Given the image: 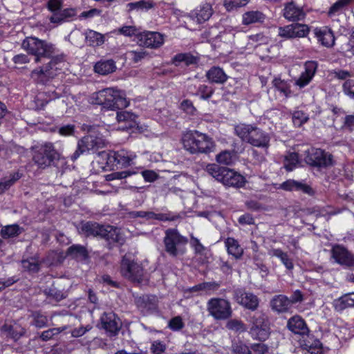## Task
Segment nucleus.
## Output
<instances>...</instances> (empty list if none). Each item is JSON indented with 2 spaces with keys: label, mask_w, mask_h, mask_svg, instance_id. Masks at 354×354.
<instances>
[{
  "label": "nucleus",
  "mask_w": 354,
  "mask_h": 354,
  "mask_svg": "<svg viewBox=\"0 0 354 354\" xmlns=\"http://www.w3.org/2000/svg\"><path fill=\"white\" fill-rule=\"evenodd\" d=\"M78 231L86 236L103 239L110 244L117 243L122 245L124 243L120 230L111 225H102L92 221L82 222Z\"/></svg>",
  "instance_id": "obj_1"
},
{
  "label": "nucleus",
  "mask_w": 354,
  "mask_h": 354,
  "mask_svg": "<svg viewBox=\"0 0 354 354\" xmlns=\"http://www.w3.org/2000/svg\"><path fill=\"white\" fill-rule=\"evenodd\" d=\"M237 136L243 142L259 148H268L270 137L269 134L254 124H239L234 127Z\"/></svg>",
  "instance_id": "obj_2"
},
{
  "label": "nucleus",
  "mask_w": 354,
  "mask_h": 354,
  "mask_svg": "<svg viewBox=\"0 0 354 354\" xmlns=\"http://www.w3.org/2000/svg\"><path fill=\"white\" fill-rule=\"evenodd\" d=\"M183 144L185 150L191 153H209L214 150L215 143L212 138L198 131L184 135Z\"/></svg>",
  "instance_id": "obj_3"
},
{
  "label": "nucleus",
  "mask_w": 354,
  "mask_h": 354,
  "mask_svg": "<svg viewBox=\"0 0 354 354\" xmlns=\"http://www.w3.org/2000/svg\"><path fill=\"white\" fill-rule=\"evenodd\" d=\"M93 98L95 104L111 110L124 109L129 105L124 93L113 88L99 91L93 94Z\"/></svg>",
  "instance_id": "obj_4"
},
{
  "label": "nucleus",
  "mask_w": 354,
  "mask_h": 354,
  "mask_svg": "<svg viewBox=\"0 0 354 354\" xmlns=\"http://www.w3.org/2000/svg\"><path fill=\"white\" fill-rule=\"evenodd\" d=\"M64 55L53 57L46 65L37 67L30 73V78L37 84L44 85L53 79L64 65Z\"/></svg>",
  "instance_id": "obj_5"
},
{
  "label": "nucleus",
  "mask_w": 354,
  "mask_h": 354,
  "mask_svg": "<svg viewBox=\"0 0 354 354\" xmlns=\"http://www.w3.org/2000/svg\"><path fill=\"white\" fill-rule=\"evenodd\" d=\"M207 172L224 185L233 187H241L245 184V178L240 174L227 167L216 164H209L206 167Z\"/></svg>",
  "instance_id": "obj_6"
},
{
  "label": "nucleus",
  "mask_w": 354,
  "mask_h": 354,
  "mask_svg": "<svg viewBox=\"0 0 354 354\" xmlns=\"http://www.w3.org/2000/svg\"><path fill=\"white\" fill-rule=\"evenodd\" d=\"M24 50L35 56V62L39 63L42 58H50L55 53L53 44L37 37H26L21 44Z\"/></svg>",
  "instance_id": "obj_7"
},
{
  "label": "nucleus",
  "mask_w": 354,
  "mask_h": 354,
  "mask_svg": "<svg viewBox=\"0 0 354 354\" xmlns=\"http://www.w3.org/2000/svg\"><path fill=\"white\" fill-rule=\"evenodd\" d=\"M106 141L100 133L88 129V134L84 136L77 142V147L71 156L72 160L75 161L84 152H95L98 149L106 146Z\"/></svg>",
  "instance_id": "obj_8"
},
{
  "label": "nucleus",
  "mask_w": 354,
  "mask_h": 354,
  "mask_svg": "<svg viewBox=\"0 0 354 354\" xmlns=\"http://www.w3.org/2000/svg\"><path fill=\"white\" fill-rule=\"evenodd\" d=\"M119 271L124 278L132 282L140 283L145 275L143 267L130 253L125 254L122 257Z\"/></svg>",
  "instance_id": "obj_9"
},
{
  "label": "nucleus",
  "mask_w": 354,
  "mask_h": 354,
  "mask_svg": "<svg viewBox=\"0 0 354 354\" xmlns=\"http://www.w3.org/2000/svg\"><path fill=\"white\" fill-rule=\"evenodd\" d=\"M32 160L40 169H46L50 166L55 160L59 159L60 155L55 149L53 144L46 142L32 148Z\"/></svg>",
  "instance_id": "obj_10"
},
{
  "label": "nucleus",
  "mask_w": 354,
  "mask_h": 354,
  "mask_svg": "<svg viewBox=\"0 0 354 354\" xmlns=\"http://www.w3.org/2000/svg\"><path fill=\"white\" fill-rule=\"evenodd\" d=\"M305 152V161L311 166L326 168L334 165L333 157L328 152L317 148H310Z\"/></svg>",
  "instance_id": "obj_11"
},
{
  "label": "nucleus",
  "mask_w": 354,
  "mask_h": 354,
  "mask_svg": "<svg viewBox=\"0 0 354 354\" xmlns=\"http://www.w3.org/2000/svg\"><path fill=\"white\" fill-rule=\"evenodd\" d=\"M165 251L171 257H175L178 254V247L185 245L187 239L184 237L176 229H168L165 231L164 237Z\"/></svg>",
  "instance_id": "obj_12"
},
{
  "label": "nucleus",
  "mask_w": 354,
  "mask_h": 354,
  "mask_svg": "<svg viewBox=\"0 0 354 354\" xmlns=\"http://www.w3.org/2000/svg\"><path fill=\"white\" fill-rule=\"evenodd\" d=\"M207 310L216 319H226L232 315L230 304L223 299L214 298L209 300Z\"/></svg>",
  "instance_id": "obj_13"
},
{
  "label": "nucleus",
  "mask_w": 354,
  "mask_h": 354,
  "mask_svg": "<svg viewBox=\"0 0 354 354\" xmlns=\"http://www.w3.org/2000/svg\"><path fill=\"white\" fill-rule=\"evenodd\" d=\"M252 326L250 333L257 339L264 341L269 335V328L266 315L260 312L256 313L252 317Z\"/></svg>",
  "instance_id": "obj_14"
},
{
  "label": "nucleus",
  "mask_w": 354,
  "mask_h": 354,
  "mask_svg": "<svg viewBox=\"0 0 354 354\" xmlns=\"http://www.w3.org/2000/svg\"><path fill=\"white\" fill-rule=\"evenodd\" d=\"M136 158V155L133 152L125 149L113 151L107 154V164L127 167L132 165Z\"/></svg>",
  "instance_id": "obj_15"
},
{
  "label": "nucleus",
  "mask_w": 354,
  "mask_h": 354,
  "mask_svg": "<svg viewBox=\"0 0 354 354\" xmlns=\"http://www.w3.org/2000/svg\"><path fill=\"white\" fill-rule=\"evenodd\" d=\"M100 323L109 337L118 335L122 326L120 318L113 312L104 313L100 317Z\"/></svg>",
  "instance_id": "obj_16"
},
{
  "label": "nucleus",
  "mask_w": 354,
  "mask_h": 354,
  "mask_svg": "<svg viewBox=\"0 0 354 354\" xmlns=\"http://www.w3.org/2000/svg\"><path fill=\"white\" fill-rule=\"evenodd\" d=\"M137 37L140 46L150 48H158L165 41L164 35L158 32H144L138 34Z\"/></svg>",
  "instance_id": "obj_17"
},
{
  "label": "nucleus",
  "mask_w": 354,
  "mask_h": 354,
  "mask_svg": "<svg viewBox=\"0 0 354 354\" xmlns=\"http://www.w3.org/2000/svg\"><path fill=\"white\" fill-rule=\"evenodd\" d=\"M233 295L238 304L248 309L255 310L259 306L258 297L251 292H246L244 289H235Z\"/></svg>",
  "instance_id": "obj_18"
},
{
  "label": "nucleus",
  "mask_w": 354,
  "mask_h": 354,
  "mask_svg": "<svg viewBox=\"0 0 354 354\" xmlns=\"http://www.w3.org/2000/svg\"><path fill=\"white\" fill-rule=\"evenodd\" d=\"M332 257L338 264L346 267H354V255L346 248L337 245L331 250Z\"/></svg>",
  "instance_id": "obj_19"
},
{
  "label": "nucleus",
  "mask_w": 354,
  "mask_h": 354,
  "mask_svg": "<svg viewBox=\"0 0 354 354\" xmlns=\"http://www.w3.org/2000/svg\"><path fill=\"white\" fill-rule=\"evenodd\" d=\"M313 33L322 46L330 48L335 45V38L332 30L327 27L323 26L320 28H315L313 30Z\"/></svg>",
  "instance_id": "obj_20"
},
{
  "label": "nucleus",
  "mask_w": 354,
  "mask_h": 354,
  "mask_svg": "<svg viewBox=\"0 0 354 354\" xmlns=\"http://www.w3.org/2000/svg\"><path fill=\"white\" fill-rule=\"evenodd\" d=\"M135 302L136 306L144 315L153 312L157 308V298L153 295H144L138 297Z\"/></svg>",
  "instance_id": "obj_21"
},
{
  "label": "nucleus",
  "mask_w": 354,
  "mask_h": 354,
  "mask_svg": "<svg viewBox=\"0 0 354 354\" xmlns=\"http://www.w3.org/2000/svg\"><path fill=\"white\" fill-rule=\"evenodd\" d=\"M283 15L287 20L295 21L304 19L305 12L301 8L297 6L295 3L289 2L284 6Z\"/></svg>",
  "instance_id": "obj_22"
},
{
  "label": "nucleus",
  "mask_w": 354,
  "mask_h": 354,
  "mask_svg": "<svg viewBox=\"0 0 354 354\" xmlns=\"http://www.w3.org/2000/svg\"><path fill=\"white\" fill-rule=\"evenodd\" d=\"M278 188L288 192L300 191L310 196L314 194L313 189L307 184L292 179L281 183Z\"/></svg>",
  "instance_id": "obj_23"
},
{
  "label": "nucleus",
  "mask_w": 354,
  "mask_h": 354,
  "mask_svg": "<svg viewBox=\"0 0 354 354\" xmlns=\"http://www.w3.org/2000/svg\"><path fill=\"white\" fill-rule=\"evenodd\" d=\"M287 327L295 334L301 336L308 335L310 331L305 321L299 315L290 318L287 323Z\"/></svg>",
  "instance_id": "obj_24"
},
{
  "label": "nucleus",
  "mask_w": 354,
  "mask_h": 354,
  "mask_svg": "<svg viewBox=\"0 0 354 354\" xmlns=\"http://www.w3.org/2000/svg\"><path fill=\"white\" fill-rule=\"evenodd\" d=\"M76 10L74 8L60 9L48 17L50 23L56 26L63 23L69 21L76 15Z\"/></svg>",
  "instance_id": "obj_25"
},
{
  "label": "nucleus",
  "mask_w": 354,
  "mask_h": 354,
  "mask_svg": "<svg viewBox=\"0 0 354 354\" xmlns=\"http://www.w3.org/2000/svg\"><path fill=\"white\" fill-rule=\"evenodd\" d=\"M317 68V64L316 62L310 61L305 64V72L302 73L296 81V84L299 87H304L306 86L312 80L315 74Z\"/></svg>",
  "instance_id": "obj_26"
},
{
  "label": "nucleus",
  "mask_w": 354,
  "mask_h": 354,
  "mask_svg": "<svg viewBox=\"0 0 354 354\" xmlns=\"http://www.w3.org/2000/svg\"><path fill=\"white\" fill-rule=\"evenodd\" d=\"M205 77L209 82L217 84H223L228 80L227 75L219 66L211 67L206 72Z\"/></svg>",
  "instance_id": "obj_27"
},
{
  "label": "nucleus",
  "mask_w": 354,
  "mask_h": 354,
  "mask_svg": "<svg viewBox=\"0 0 354 354\" xmlns=\"http://www.w3.org/2000/svg\"><path fill=\"white\" fill-rule=\"evenodd\" d=\"M271 308L279 313H286L291 308L289 298L283 295L274 296L270 301Z\"/></svg>",
  "instance_id": "obj_28"
},
{
  "label": "nucleus",
  "mask_w": 354,
  "mask_h": 354,
  "mask_svg": "<svg viewBox=\"0 0 354 354\" xmlns=\"http://www.w3.org/2000/svg\"><path fill=\"white\" fill-rule=\"evenodd\" d=\"M115 70V63L113 59L100 60L94 66L95 72L102 75L112 73Z\"/></svg>",
  "instance_id": "obj_29"
},
{
  "label": "nucleus",
  "mask_w": 354,
  "mask_h": 354,
  "mask_svg": "<svg viewBox=\"0 0 354 354\" xmlns=\"http://www.w3.org/2000/svg\"><path fill=\"white\" fill-rule=\"evenodd\" d=\"M212 8L209 3L203 5L199 10L192 13V17L196 18L198 24L203 23L208 20L212 15Z\"/></svg>",
  "instance_id": "obj_30"
},
{
  "label": "nucleus",
  "mask_w": 354,
  "mask_h": 354,
  "mask_svg": "<svg viewBox=\"0 0 354 354\" xmlns=\"http://www.w3.org/2000/svg\"><path fill=\"white\" fill-rule=\"evenodd\" d=\"M1 332L3 333L7 337H10L15 341L18 340L25 333V330L19 326H13L5 324L1 327Z\"/></svg>",
  "instance_id": "obj_31"
},
{
  "label": "nucleus",
  "mask_w": 354,
  "mask_h": 354,
  "mask_svg": "<svg viewBox=\"0 0 354 354\" xmlns=\"http://www.w3.org/2000/svg\"><path fill=\"white\" fill-rule=\"evenodd\" d=\"M265 15L260 11H248L243 15L242 22L244 25H250L254 23L263 22L265 19Z\"/></svg>",
  "instance_id": "obj_32"
},
{
  "label": "nucleus",
  "mask_w": 354,
  "mask_h": 354,
  "mask_svg": "<svg viewBox=\"0 0 354 354\" xmlns=\"http://www.w3.org/2000/svg\"><path fill=\"white\" fill-rule=\"evenodd\" d=\"M137 115L134 113L123 111L117 113V120L119 122H126L125 128H133L136 124Z\"/></svg>",
  "instance_id": "obj_33"
},
{
  "label": "nucleus",
  "mask_w": 354,
  "mask_h": 354,
  "mask_svg": "<svg viewBox=\"0 0 354 354\" xmlns=\"http://www.w3.org/2000/svg\"><path fill=\"white\" fill-rule=\"evenodd\" d=\"M225 243L230 254L234 256L236 259L242 256L243 250L236 239L230 237L227 238Z\"/></svg>",
  "instance_id": "obj_34"
},
{
  "label": "nucleus",
  "mask_w": 354,
  "mask_h": 354,
  "mask_svg": "<svg viewBox=\"0 0 354 354\" xmlns=\"http://www.w3.org/2000/svg\"><path fill=\"white\" fill-rule=\"evenodd\" d=\"M85 37L86 43L91 46H101L104 42V36L92 30L86 32Z\"/></svg>",
  "instance_id": "obj_35"
},
{
  "label": "nucleus",
  "mask_w": 354,
  "mask_h": 354,
  "mask_svg": "<svg viewBox=\"0 0 354 354\" xmlns=\"http://www.w3.org/2000/svg\"><path fill=\"white\" fill-rule=\"evenodd\" d=\"M269 254L272 257H276L279 259L288 270H292L294 266L292 260L289 258L288 254L282 251L281 249H271L269 251Z\"/></svg>",
  "instance_id": "obj_36"
},
{
  "label": "nucleus",
  "mask_w": 354,
  "mask_h": 354,
  "mask_svg": "<svg viewBox=\"0 0 354 354\" xmlns=\"http://www.w3.org/2000/svg\"><path fill=\"white\" fill-rule=\"evenodd\" d=\"M68 256L75 259H85L88 257L86 248L81 245H73L70 246L66 252Z\"/></svg>",
  "instance_id": "obj_37"
},
{
  "label": "nucleus",
  "mask_w": 354,
  "mask_h": 354,
  "mask_svg": "<svg viewBox=\"0 0 354 354\" xmlns=\"http://www.w3.org/2000/svg\"><path fill=\"white\" fill-rule=\"evenodd\" d=\"M354 306V292L346 294L335 301V307L339 310Z\"/></svg>",
  "instance_id": "obj_38"
},
{
  "label": "nucleus",
  "mask_w": 354,
  "mask_h": 354,
  "mask_svg": "<svg viewBox=\"0 0 354 354\" xmlns=\"http://www.w3.org/2000/svg\"><path fill=\"white\" fill-rule=\"evenodd\" d=\"M198 58L194 56L191 53H179L176 55L173 58V63L178 65L177 63L184 62L187 66L196 64L198 62Z\"/></svg>",
  "instance_id": "obj_39"
},
{
  "label": "nucleus",
  "mask_w": 354,
  "mask_h": 354,
  "mask_svg": "<svg viewBox=\"0 0 354 354\" xmlns=\"http://www.w3.org/2000/svg\"><path fill=\"white\" fill-rule=\"evenodd\" d=\"M23 232V228L17 224L7 225L1 230L0 234L3 239L15 237Z\"/></svg>",
  "instance_id": "obj_40"
},
{
  "label": "nucleus",
  "mask_w": 354,
  "mask_h": 354,
  "mask_svg": "<svg viewBox=\"0 0 354 354\" xmlns=\"http://www.w3.org/2000/svg\"><path fill=\"white\" fill-rule=\"evenodd\" d=\"M22 175L19 172L10 174L8 178L0 180V194L8 189L15 183L21 178Z\"/></svg>",
  "instance_id": "obj_41"
},
{
  "label": "nucleus",
  "mask_w": 354,
  "mask_h": 354,
  "mask_svg": "<svg viewBox=\"0 0 354 354\" xmlns=\"http://www.w3.org/2000/svg\"><path fill=\"white\" fill-rule=\"evenodd\" d=\"M291 26L293 29V39L305 37L308 35L310 32V28L306 24L293 23L291 24Z\"/></svg>",
  "instance_id": "obj_42"
},
{
  "label": "nucleus",
  "mask_w": 354,
  "mask_h": 354,
  "mask_svg": "<svg viewBox=\"0 0 354 354\" xmlns=\"http://www.w3.org/2000/svg\"><path fill=\"white\" fill-rule=\"evenodd\" d=\"M236 159L234 153L230 151H223L216 155V160L219 164L230 165L232 164Z\"/></svg>",
  "instance_id": "obj_43"
},
{
  "label": "nucleus",
  "mask_w": 354,
  "mask_h": 354,
  "mask_svg": "<svg viewBox=\"0 0 354 354\" xmlns=\"http://www.w3.org/2000/svg\"><path fill=\"white\" fill-rule=\"evenodd\" d=\"M21 266L25 270L31 273L37 272L40 268V264L38 260L32 257L23 259L21 261Z\"/></svg>",
  "instance_id": "obj_44"
},
{
  "label": "nucleus",
  "mask_w": 354,
  "mask_h": 354,
  "mask_svg": "<svg viewBox=\"0 0 354 354\" xmlns=\"http://www.w3.org/2000/svg\"><path fill=\"white\" fill-rule=\"evenodd\" d=\"M43 292L47 297L56 301H59L66 297L64 292L57 290L54 286L45 288Z\"/></svg>",
  "instance_id": "obj_45"
},
{
  "label": "nucleus",
  "mask_w": 354,
  "mask_h": 354,
  "mask_svg": "<svg viewBox=\"0 0 354 354\" xmlns=\"http://www.w3.org/2000/svg\"><path fill=\"white\" fill-rule=\"evenodd\" d=\"M299 164V156L297 153H288L285 158L284 167L288 171H292Z\"/></svg>",
  "instance_id": "obj_46"
},
{
  "label": "nucleus",
  "mask_w": 354,
  "mask_h": 354,
  "mask_svg": "<svg viewBox=\"0 0 354 354\" xmlns=\"http://www.w3.org/2000/svg\"><path fill=\"white\" fill-rule=\"evenodd\" d=\"M67 326H62L59 328H53L47 330L43 331L40 335V338L43 341H48L51 339L55 335L59 334L62 331L67 329Z\"/></svg>",
  "instance_id": "obj_47"
},
{
  "label": "nucleus",
  "mask_w": 354,
  "mask_h": 354,
  "mask_svg": "<svg viewBox=\"0 0 354 354\" xmlns=\"http://www.w3.org/2000/svg\"><path fill=\"white\" fill-rule=\"evenodd\" d=\"M351 1L352 0H337L331 6L328 12L329 15H335L342 12L349 5Z\"/></svg>",
  "instance_id": "obj_48"
},
{
  "label": "nucleus",
  "mask_w": 354,
  "mask_h": 354,
  "mask_svg": "<svg viewBox=\"0 0 354 354\" xmlns=\"http://www.w3.org/2000/svg\"><path fill=\"white\" fill-rule=\"evenodd\" d=\"M183 214H184L182 213L174 214L171 212H168L167 213H159L156 214V220L160 221H175L182 219Z\"/></svg>",
  "instance_id": "obj_49"
},
{
  "label": "nucleus",
  "mask_w": 354,
  "mask_h": 354,
  "mask_svg": "<svg viewBox=\"0 0 354 354\" xmlns=\"http://www.w3.org/2000/svg\"><path fill=\"white\" fill-rule=\"evenodd\" d=\"M226 328L236 333H242L246 330L245 325L238 319L229 320L226 324Z\"/></svg>",
  "instance_id": "obj_50"
},
{
  "label": "nucleus",
  "mask_w": 354,
  "mask_h": 354,
  "mask_svg": "<svg viewBox=\"0 0 354 354\" xmlns=\"http://www.w3.org/2000/svg\"><path fill=\"white\" fill-rule=\"evenodd\" d=\"M308 119V115L302 111H296L292 114V122L298 127L306 123Z\"/></svg>",
  "instance_id": "obj_51"
},
{
  "label": "nucleus",
  "mask_w": 354,
  "mask_h": 354,
  "mask_svg": "<svg viewBox=\"0 0 354 354\" xmlns=\"http://www.w3.org/2000/svg\"><path fill=\"white\" fill-rule=\"evenodd\" d=\"M250 0H224V6L230 11L237 8L245 6Z\"/></svg>",
  "instance_id": "obj_52"
},
{
  "label": "nucleus",
  "mask_w": 354,
  "mask_h": 354,
  "mask_svg": "<svg viewBox=\"0 0 354 354\" xmlns=\"http://www.w3.org/2000/svg\"><path fill=\"white\" fill-rule=\"evenodd\" d=\"M129 10H148L153 7V3L151 1H139L128 3Z\"/></svg>",
  "instance_id": "obj_53"
},
{
  "label": "nucleus",
  "mask_w": 354,
  "mask_h": 354,
  "mask_svg": "<svg viewBox=\"0 0 354 354\" xmlns=\"http://www.w3.org/2000/svg\"><path fill=\"white\" fill-rule=\"evenodd\" d=\"M93 328V326L87 324L86 326H80L79 327L75 328L71 331V336L73 337H80L85 335L87 332L90 331Z\"/></svg>",
  "instance_id": "obj_54"
},
{
  "label": "nucleus",
  "mask_w": 354,
  "mask_h": 354,
  "mask_svg": "<svg viewBox=\"0 0 354 354\" xmlns=\"http://www.w3.org/2000/svg\"><path fill=\"white\" fill-rule=\"evenodd\" d=\"M127 54L135 63L142 60L148 55L147 52L143 49L130 50Z\"/></svg>",
  "instance_id": "obj_55"
},
{
  "label": "nucleus",
  "mask_w": 354,
  "mask_h": 354,
  "mask_svg": "<svg viewBox=\"0 0 354 354\" xmlns=\"http://www.w3.org/2000/svg\"><path fill=\"white\" fill-rule=\"evenodd\" d=\"M214 89L209 86L202 84L198 88V93L201 95V97L203 100H208L212 95Z\"/></svg>",
  "instance_id": "obj_56"
},
{
  "label": "nucleus",
  "mask_w": 354,
  "mask_h": 354,
  "mask_svg": "<svg viewBox=\"0 0 354 354\" xmlns=\"http://www.w3.org/2000/svg\"><path fill=\"white\" fill-rule=\"evenodd\" d=\"M292 27L291 24L279 27L278 28V35L286 39H293Z\"/></svg>",
  "instance_id": "obj_57"
},
{
  "label": "nucleus",
  "mask_w": 354,
  "mask_h": 354,
  "mask_svg": "<svg viewBox=\"0 0 354 354\" xmlns=\"http://www.w3.org/2000/svg\"><path fill=\"white\" fill-rule=\"evenodd\" d=\"M166 349V344L158 340L153 342L150 347V351L153 354H162Z\"/></svg>",
  "instance_id": "obj_58"
},
{
  "label": "nucleus",
  "mask_w": 354,
  "mask_h": 354,
  "mask_svg": "<svg viewBox=\"0 0 354 354\" xmlns=\"http://www.w3.org/2000/svg\"><path fill=\"white\" fill-rule=\"evenodd\" d=\"M168 326L172 330H180L184 327V323L180 316H176L169 322Z\"/></svg>",
  "instance_id": "obj_59"
},
{
  "label": "nucleus",
  "mask_w": 354,
  "mask_h": 354,
  "mask_svg": "<svg viewBox=\"0 0 354 354\" xmlns=\"http://www.w3.org/2000/svg\"><path fill=\"white\" fill-rule=\"evenodd\" d=\"M132 174V172L127 171L113 172L106 175V180L107 181H111L115 179H123L130 176Z\"/></svg>",
  "instance_id": "obj_60"
},
{
  "label": "nucleus",
  "mask_w": 354,
  "mask_h": 354,
  "mask_svg": "<svg viewBox=\"0 0 354 354\" xmlns=\"http://www.w3.org/2000/svg\"><path fill=\"white\" fill-rule=\"evenodd\" d=\"M62 0H48L46 3V7L48 10L53 14L62 9Z\"/></svg>",
  "instance_id": "obj_61"
},
{
  "label": "nucleus",
  "mask_w": 354,
  "mask_h": 354,
  "mask_svg": "<svg viewBox=\"0 0 354 354\" xmlns=\"http://www.w3.org/2000/svg\"><path fill=\"white\" fill-rule=\"evenodd\" d=\"M180 108L189 115H193L196 112V109L194 106L193 103L189 100H183L180 104Z\"/></svg>",
  "instance_id": "obj_62"
},
{
  "label": "nucleus",
  "mask_w": 354,
  "mask_h": 354,
  "mask_svg": "<svg viewBox=\"0 0 354 354\" xmlns=\"http://www.w3.org/2000/svg\"><path fill=\"white\" fill-rule=\"evenodd\" d=\"M232 349L234 354H251L249 348L241 342L234 344Z\"/></svg>",
  "instance_id": "obj_63"
},
{
  "label": "nucleus",
  "mask_w": 354,
  "mask_h": 354,
  "mask_svg": "<svg viewBox=\"0 0 354 354\" xmlns=\"http://www.w3.org/2000/svg\"><path fill=\"white\" fill-rule=\"evenodd\" d=\"M343 89L347 95L354 98V81L352 80H346L343 84Z\"/></svg>",
  "instance_id": "obj_64"
}]
</instances>
